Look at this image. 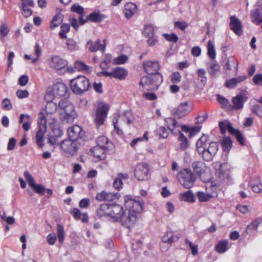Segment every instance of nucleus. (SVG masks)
Wrapping results in <instances>:
<instances>
[{
  "mask_svg": "<svg viewBox=\"0 0 262 262\" xmlns=\"http://www.w3.org/2000/svg\"><path fill=\"white\" fill-rule=\"evenodd\" d=\"M162 81L163 77L160 73L143 76L139 83L140 89L142 91L156 90Z\"/></svg>",
  "mask_w": 262,
  "mask_h": 262,
  "instance_id": "2",
  "label": "nucleus"
},
{
  "mask_svg": "<svg viewBox=\"0 0 262 262\" xmlns=\"http://www.w3.org/2000/svg\"><path fill=\"white\" fill-rule=\"evenodd\" d=\"M140 217V215L134 212H129L127 215H123L119 222L125 228L130 229L137 223Z\"/></svg>",
  "mask_w": 262,
  "mask_h": 262,
  "instance_id": "10",
  "label": "nucleus"
},
{
  "mask_svg": "<svg viewBox=\"0 0 262 262\" xmlns=\"http://www.w3.org/2000/svg\"><path fill=\"white\" fill-rule=\"evenodd\" d=\"M128 72L124 68L116 67L113 69L114 78L120 80H124L127 75Z\"/></svg>",
  "mask_w": 262,
  "mask_h": 262,
  "instance_id": "28",
  "label": "nucleus"
},
{
  "mask_svg": "<svg viewBox=\"0 0 262 262\" xmlns=\"http://www.w3.org/2000/svg\"><path fill=\"white\" fill-rule=\"evenodd\" d=\"M228 241L226 239L220 241L215 247V250L219 253L225 252L228 249Z\"/></svg>",
  "mask_w": 262,
  "mask_h": 262,
  "instance_id": "35",
  "label": "nucleus"
},
{
  "mask_svg": "<svg viewBox=\"0 0 262 262\" xmlns=\"http://www.w3.org/2000/svg\"><path fill=\"white\" fill-rule=\"evenodd\" d=\"M97 145L96 146L107 150L112 145V142H110L107 138L104 136L99 137L97 138Z\"/></svg>",
  "mask_w": 262,
  "mask_h": 262,
  "instance_id": "30",
  "label": "nucleus"
},
{
  "mask_svg": "<svg viewBox=\"0 0 262 262\" xmlns=\"http://www.w3.org/2000/svg\"><path fill=\"white\" fill-rule=\"evenodd\" d=\"M109 110L108 104L104 103H100L96 110V116L94 119L95 122L97 126L102 125L104 119L106 117Z\"/></svg>",
  "mask_w": 262,
  "mask_h": 262,
  "instance_id": "9",
  "label": "nucleus"
},
{
  "mask_svg": "<svg viewBox=\"0 0 262 262\" xmlns=\"http://www.w3.org/2000/svg\"><path fill=\"white\" fill-rule=\"evenodd\" d=\"M181 80V75L179 72H175L171 74L170 80L172 83H178Z\"/></svg>",
  "mask_w": 262,
  "mask_h": 262,
  "instance_id": "63",
  "label": "nucleus"
},
{
  "mask_svg": "<svg viewBox=\"0 0 262 262\" xmlns=\"http://www.w3.org/2000/svg\"><path fill=\"white\" fill-rule=\"evenodd\" d=\"M246 101V98L244 94H240L233 97L232 99L233 108L235 110H242Z\"/></svg>",
  "mask_w": 262,
  "mask_h": 262,
  "instance_id": "22",
  "label": "nucleus"
},
{
  "mask_svg": "<svg viewBox=\"0 0 262 262\" xmlns=\"http://www.w3.org/2000/svg\"><path fill=\"white\" fill-rule=\"evenodd\" d=\"M179 235L172 231L166 232L162 238L164 243L171 244L177 241L179 238Z\"/></svg>",
  "mask_w": 262,
  "mask_h": 262,
  "instance_id": "24",
  "label": "nucleus"
},
{
  "mask_svg": "<svg viewBox=\"0 0 262 262\" xmlns=\"http://www.w3.org/2000/svg\"><path fill=\"white\" fill-rule=\"evenodd\" d=\"M56 97L55 94L53 93L51 88L50 87L48 89L44 98L46 101L48 103L52 102V100H54Z\"/></svg>",
  "mask_w": 262,
  "mask_h": 262,
  "instance_id": "48",
  "label": "nucleus"
},
{
  "mask_svg": "<svg viewBox=\"0 0 262 262\" xmlns=\"http://www.w3.org/2000/svg\"><path fill=\"white\" fill-rule=\"evenodd\" d=\"M134 174L139 181L147 180L149 177V168L147 164L146 163L138 164L135 169Z\"/></svg>",
  "mask_w": 262,
  "mask_h": 262,
  "instance_id": "11",
  "label": "nucleus"
},
{
  "mask_svg": "<svg viewBox=\"0 0 262 262\" xmlns=\"http://www.w3.org/2000/svg\"><path fill=\"white\" fill-rule=\"evenodd\" d=\"M208 141V136H202L196 143V149L198 154L206 161H210L219 150V145L216 142Z\"/></svg>",
  "mask_w": 262,
  "mask_h": 262,
  "instance_id": "1",
  "label": "nucleus"
},
{
  "mask_svg": "<svg viewBox=\"0 0 262 262\" xmlns=\"http://www.w3.org/2000/svg\"><path fill=\"white\" fill-rule=\"evenodd\" d=\"M112 204H102L97 210V215L99 217L110 216Z\"/></svg>",
  "mask_w": 262,
  "mask_h": 262,
  "instance_id": "26",
  "label": "nucleus"
},
{
  "mask_svg": "<svg viewBox=\"0 0 262 262\" xmlns=\"http://www.w3.org/2000/svg\"><path fill=\"white\" fill-rule=\"evenodd\" d=\"M9 31V29L7 24L2 23L0 26V35L3 37L6 36Z\"/></svg>",
  "mask_w": 262,
  "mask_h": 262,
  "instance_id": "58",
  "label": "nucleus"
},
{
  "mask_svg": "<svg viewBox=\"0 0 262 262\" xmlns=\"http://www.w3.org/2000/svg\"><path fill=\"white\" fill-rule=\"evenodd\" d=\"M250 185L252 190L255 193H259L262 191V183L260 182L259 177L255 178V180H252Z\"/></svg>",
  "mask_w": 262,
  "mask_h": 262,
  "instance_id": "37",
  "label": "nucleus"
},
{
  "mask_svg": "<svg viewBox=\"0 0 262 262\" xmlns=\"http://www.w3.org/2000/svg\"><path fill=\"white\" fill-rule=\"evenodd\" d=\"M124 210L121 206L116 204H112L110 217L113 219L114 222H119L122 216L124 215Z\"/></svg>",
  "mask_w": 262,
  "mask_h": 262,
  "instance_id": "13",
  "label": "nucleus"
},
{
  "mask_svg": "<svg viewBox=\"0 0 262 262\" xmlns=\"http://www.w3.org/2000/svg\"><path fill=\"white\" fill-rule=\"evenodd\" d=\"M106 150H107V149L102 148L99 146H95L92 150V152L95 157L101 160L105 158V151Z\"/></svg>",
  "mask_w": 262,
  "mask_h": 262,
  "instance_id": "34",
  "label": "nucleus"
},
{
  "mask_svg": "<svg viewBox=\"0 0 262 262\" xmlns=\"http://www.w3.org/2000/svg\"><path fill=\"white\" fill-rule=\"evenodd\" d=\"M230 27L235 34L240 36L243 33V25L241 21L235 16H231L230 18Z\"/></svg>",
  "mask_w": 262,
  "mask_h": 262,
  "instance_id": "16",
  "label": "nucleus"
},
{
  "mask_svg": "<svg viewBox=\"0 0 262 262\" xmlns=\"http://www.w3.org/2000/svg\"><path fill=\"white\" fill-rule=\"evenodd\" d=\"M238 62L237 60L233 56L229 57L226 63L224 65V68L228 70H231L232 68H234L236 72L238 70Z\"/></svg>",
  "mask_w": 262,
  "mask_h": 262,
  "instance_id": "31",
  "label": "nucleus"
},
{
  "mask_svg": "<svg viewBox=\"0 0 262 262\" xmlns=\"http://www.w3.org/2000/svg\"><path fill=\"white\" fill-rule=\"evenodd\" d=\"M57 237L60 243H62L64 239V229L62 225L58 224L57 227Z\"/></svg>",
  "mask_w": 262,
  "mask_h": 262,
  "instance_id": "49",
  "label": "nucleus"
},
{
  "mask_svg": "<svg viewBox=\"0 0 262 262\" xmlns=\"http://www.w3.org/2000/svg\"><path fill=\"white\" fill-rule=\"evenodd\" d=\"M51 88L56 97H65L68 92L67 86L61 82L54 83Z\"/></svg>",
  "mask_w": 262,
  "mask_h": 262,
  "instance_id": "18",
  "label": "nucleus"
},
{
  "mask_svg": "<svg viewBox=\"0 0 262 262\" xmlns=\"http://www.w3.org/2000/svg\"><path fill=\"white\" fill-rule=\"evenodd\" d=\"M120 195L118 192H107L103 191L98 193L95 197L97 201H112L115 199H118Z\"/></svg>",
  "mask_w": 262,
  "mask_h": 262,
  "instance_id": "14",
  "label": "nucleus"
},
{
  "mask_svg": "<svg viewBox=\"0 0 262 262\" xmlns=\"http://www.w3.org/2000/svg\"><path fill=\"white\" fill-rule=\"evenodd\" d=\"M219 127L221 130V133L222 134H224L226 133V129H227L231 134L234 129L230 122L226 121H221L219 123Z\"/></svg>",
  "mask_w": 262,
  "mask_h": 262,
  "instance_id": "38",
  "label": "nucleus"
},
{
  "mask_svg": "<svg viewBox=\"0 0 262 262\" xmlns=\"http://www.w3.org/2000/svg\"><path fill=\"white\" fill-rule=\"evenodd\" d=\"M1 219L6 222L8 225H13L15 221L13 216H7L5 213H4V214L1 215Z\"/></svg>",
  "mask_w": 262,
  "mask_h": 262,
  "instance_id": "64",
  "label": "nucleus"
},
{
  "mask_svg": "<svg viewBox=\"0 0 262 262\" xmlns=\"http://www.w3.org/2000/svg\"><path fill=\"white\" fill-rule=\"evenodd\" d=\"M60 31L59 35L61 38L66 39L67 37L66 34L70 31V26L67 24H62L60 27Z\"/></svg>",
  "mask_w": 262,
  "mask_h": 262,
  "instance_id": "44",
  "label": "nucleus"
},
{
  "mask_svg": "<svg viewBox=\"0 0 262 262\" xmlns=\"http://www.w3.org/2000/svg\"><path fill=\"white\" fill-rule=\"evenodd\" d=\"M127 59L126 55H122L114 59V63L115 64H123L127 61Z\"/></svg>",
  "mask_w": 262,
  "mask_h": 262,
  "instance_id": "59",
  "label": "nucleus"
},
{
  "mask_svg": "<svg viewBox=\"0 0 262 262\" xmlns=\"http://www.w3.org/2000/svg\"><path fill=\"white\" fill-rule=\"evenodd\" d=\"M144 201L140 198L133 199L130 195L124 197V206L129 212L140 215L144 206Z\"/></svg>",
  "mask_w": 262,
  "mask_h": 262,
  "instance_id": "5",
  "label": "nucleus"
},
{
  "mask_svg": "<svg viewBox=\"0 0 262 262\" xmlns=\"http://www.w3.org/2000/svg\"><path fill=\"white\" fill-rule=\"evenodd\" d=\"M49 64L51 68L59 70L66 67L68 63L64 59L55 55L51 58Z\"/></svg>",
  "mask_w": 262,
  "mask_h": 262,
  "instance_id": "17",
  "label": "nucleus"
},
{
  "mask_svg": "<svg viewBox=\"0 0 262 262\" xmlns=\"http://www.w3.org/2000/svg\"><path fill=\"white\" fill-rule=\"evenodd\" d=\"M71 11L75 12L80 15V18H83L84 14V9L82 7L78 4H75L71 7Z\"/></svg>",
  "mask_w": 262,
  "mask_h": 262,
  "instance_id": "45",
  "label": "nucleus"
},
{
  "mask_svg": "<svg viewBox=\"0 0 262 262\" xmlns=\"http://www.w3.org/2000/svg\"><path fill=\"white\" fill-rule=\"evenodd\" d=\"M157 134L159 137L162 138H166L168 135V133L165 127L163 126H160L157 129Z\"/></svg>",
  "mask_w": 262,
  "mask_h": 262,
  "instance_id": "62",
  "label": "nucleus"
},
{
  "mask_svg": "<svg viewBox=\"0 0 262 262\" xmlns=\"http://www.w3.org/2000/svg\"><path fill=\"white\" fill-rule=\"evenodd\" d=\"M80 144L77 141L65 139L60 143V148L67 156H73L77 151Z\"/></svg>",
  "mask_w": 262,
  "mask_h": 262,
  "instance_id": "8",
  "label": "nucleus"
},
{
  "mask_svg": "<svg viewBox=\"0 0 262 262\" xmlns=\"http://www.w3.org/2000/svg\"><path fill=\"white\" fill-rule=\"evenodd\" d=\"M179 198L181 201L193 203L195 201V196L190 190H188L184 193H180Z\"/></svg>",
  "mask_w": 262,
  "mask_h": 262,
  "instance_id": "33",
  "label": "nucleus"
},
{
  "mask_svg": "<svg viewBox=\"0 0 262 262\" xmlns=\"http://www.w3.org/2000/svg\"><path fill=\"white\" fill-rule=\"evenodd\" d=\"M63 15L60 13L56 14L53 18L51 22L50 28L52 29H54L56 27L58 26L63 20Z\"/></svg>",
  "mask_w": 262,
  "mask_h": 262,
  "instance_id": "39",
  "label": "nucleus"
},
{
  "mask_svg": "<svg viewBox=\"0 0 262 262\" xmlns=\"http://www.w3.org/2000/svg\"><path fill=\"white\" fill-rule=\"evenodd\" d=\"M166 122L167 124L168 129L171 131L172 134L176 135L177 133H179L178 140L180 142L179 146L180 149L183 150L187 149L189 146L187 138L179 130L174 132V129L178 126V123L176 120L172 118H169L166 119Z\"/></svg>",
  "mask_w": 262,
  "mask_h": 262,
  "instance_id": "6",
  "label": "nucleus"
},
{
  "mask_svg": "<svg viewBox=\"0 0 262 262\" xmlns=\"http://www.w3.org/2000/svg\"><path fill=\"white\" fill-rule=\"evenodd\" d=\"M217 100L222 105L223 107H227L230 105L229 100L224 97L217 95Z\"/></svg>",
  "mask_w": 262,
  "mask_h": 262,
  "instance_id": "52",
  "label": "nucleus"
},
{
  "mask_svg": "<svg viewBox=\"0 0 262 262\" xmlns=\"http://www.w3.org/2000/svg\"><path fill=\"white\" fill-rule=\"evenodd\" d=\"M100 43L99 39H97L95 41L90 40L87 42L86 47L92 52H96L99 49L103 52L105 49V43L100 45Z\"/></svg>",
  "mask_w": 262,
  "mask_h": 262,
  "instance_id": "21",
  "label": "nucleus"
},
{
  "mask_svg": "<svg viewBox=\"0 0 262 262\" xmlns=\"http://www.w3.org/2000/svg\"><path fill=\"white\" fill-rule=\"evenodd\" d=\"M178 179L184 188L188 189L193 186L195 177L189 168H185L178 173Z\"/></svg>",
  "mask_w": 262,
  "mask_h": 262,
  "instance_id": "7",
  "label": "nucleus"
},
{
  "mask_svg": "<svg viewBox=\"0 0 262 262\" xmlns=\"http://www.w3.org/2000/svg\"><path fill=\"white\" fill-rule=\"evenodd\" d=\"M192 110V106L188 102L181 103L178 107L175 114L181 118L185 116Z\"/></svg>",
  "mask_w": 262,
  "mask_h": 262,
  "instance_id": "19",
  "label": "nucleus"
},
{
  "mask_svg": "<svg viewBox=\"0 0 262 262\" xmlns=\"http://www.w3.org/2000/svg\"><path fill=\"white\" fill-rule=\"evenodd\" d=\"M74 68L78 71H82L89 72L91 71V67L86 65L84 62L80 61H76L75 62Z\"/></svg>",
  "mask_w": 262,
  "mask_h": 262,
  "instance_id": "41",
  "label": "nucleus"
},
{
  "mask_svg": "<svg viewBox=\"0 0 262 262\" xmlns=\"http://www.w3.org/2000/svg\"><path fill=\"white\" fill-rule=\"evenodd\" d=\"M196 196L200 202H207L211 198V195L210 194L201 191H199L196 194Z\"/></svg>",
  "mask_w": 262,
  "mask_h": 262,
  "instance_id": "50",
  "label": "nucleus"
},
{
  "mask_svg": "<svg viewBox=\"0 0 262 262\" xmlns=\"http://www.w3.org/2000/svg\"><path fill=\"white\" fill-rule=\"evenodd\" d=\"M68 134L69 139L78 142L84 136V132L80 126L74 125L68 129Z\"/></svg>",
  "mask_w": 262,
  "mask_h": 262,
  "instance_id": "12",
  "label": "nucleus"
},
{
  "mask_svg": "<svg viewBox=\"0 0 262 262\" xmlns=\"http://www.w3.org/2000/svg\"><path fill=\"white\" fill-rule=\"evenodd\" d=\"M32 122V119L30 116L28 114H26V121L23 124L22 127L23 129L26 131H28L30 128V124Z\"/></svg>",
  "mask_w": 262,
  "mask_h": 262,
  "instance_id": "61",
  "label": "nucleus"
},
{
  "mask_svg": "<svg viewBox=\"0 0 262 262\" xmlns=\"http://www.w3.org/2000/svg\"><path fill=\"white\" fill-rule=\"evenodd\" d=\"M221 144L224 151L228 152L232 147V142L230 137H225L223 138Z\"/></svg>",
  "mask_w": 262,
  "mask_h": 262,
  "instance_id": "40",
  "label": "nucleus"
},
{
  "mask_svg": "<svg viewBox=\"0 0 262 262\" xmlns=\"http://www.w3.org/2000/svg\"><path fill=\"white\" fill-rule=\"evenodd\" d=\"M261 222V220L260 219H255L247 226L246 228V232L247 233H249L253 230H256Z\"/></svg>",
  "mask_w": 262,
  "mask_h": 262,
  "instance_id": "42",
  "label": "nucleus"
},
{
  "mask_svg": "<svg viewBox=\"0 0 262 262\" xmlns=\"http://www.w3.org/2000/svg\"><path fill=\"white\" fill-rule=\"evenodd\" d=\"M203 165V162L196 161L192 163V168L195 173L199 174L202 172Z\"/></svg>",
  "mask_w": 262,
  "mask_h": 262,
  "instance_id": "51",
  "label": "nucleus"
},
{
  "mask_svg": "<svg viewBox=\"0 0 262 262\" xmlns=\"http://www.w3.org/2000/svg\"><path fill=\"white\" fill-rule=\"evenodd\" d=\"M250 18L251 21L257 25H259L262 23V14L259 9L251 10Z\"/></svg>",
  "mask_w": 262,
  "mask_h": 262,
  "instance_id": "29",
  "label": "nucleus"
},
{
  "mask_svg": "<svg viewBox=\"0 0 262 262\" xmlns=\"http://www.w3.org/2000/svg\"><path fill=\"white\" fill-rule=\"evenodd\" d=\"M143 67L144 71L148 75L159 73L160 65L157 61L147 60L143 62Z\"/></svg>",
  "mask_w": 262,
  "mask_h": 262,
  "instance_id": "15",
  "label": "nucleus"
},
{
  "mask_svg": "<svg viewBox=\"0 0 262 262\" xmlns=\"http://www.w3.org/2000/svg\"><path fill=\"white\" fill-rule=\"evenodd\" d=\"M129 177L126 173H120L118 174L116 178L115 179L113 182V187L117 190H120L122 188L123 183L122 180H126L128 179Z\"/></svg>",
  "mask_w": 262,
  "mask_h": 262,
  "instance_id": "25",
  "label": "nucleus"
},
{
  "mask_svg": "<svg viewBox=\"0 0 262 262\" xmlns=\"http://www.w3.org/2000/svg\"><path fill=\"white\" fill-rule=\"evenodd\" d=\"M70 83L72 92L77 95L81 94L88 91L90 87V81L84 76H77L72 79Z\"/></svg>",
  "mask_w": 262,
  "mask_h": 262,
  "instance_id": "4",
  "label": "nucleus"
},
{
  "mask_svg": "<svg viewBox=\"0 0 262 262\" xmlns=\"http://www.w3.org/2000/svg\"><path fill=\"white\" fill-rule=\"evenodd\" d=\"M208 55L210 59L214 60L216 57V53L213 43L211 40L207 43Z\"/></svg>",
  "mask_w": 262,
  "mask_h": 262,
  "instance_id": "43",
  "label": "nucleus"
},
{
  "mask_svg": "<svg viewBox=\"0 0 262 262\" xmlns=\"http://www.w3.org/2000/svg\"><path fill=\"white\" fill-rule=\"evenodd\" d=\"M163 37L166 39L167 41L172 42H177L178 40V36L172 33L170 34L164 33L163 34Z\"/></svg>",
  "mask_w": 262,
  "mask_h": 262,
  "instance_id": "55",
  "label": "nucleus"
},
{
  "mask_svg": "<svg viewBox=\"0 0 262 262\" xmlns=\"http://www.w3.org/2000/svg\"><path fill=\"white\" fill-rule=\"evenodd\" d=\"M137 11V6L133 3H126L124 6V13L126 18H130Z\"/></svg>",
  "mask_w": 262,
  "mask_h": 262,
  "instance_id": "27",
  "label": "nucleus"
},
{
  "mask_svg": "<svg viewBox=\"0 0 262 262\" xmlns=\"http://www.w3.org/2000/svg\"><path fill=\"white\" fill-rule=\"evenodd\" d=\"M154 28L151 25H146L145 26L143 34L147 37H153L154 35Z\"/></svg>",
  "mask_w": 262,
  "mask_h": 262,
  "instance_id": "53",
  "label": "nucleus"
},
{
  "mask_svg": "<svg viewBox=\"0 0 262 262\" xmlns=\"http://www.w3.org/2000/svg\"><path fill=\"white\" fill-rule=\"evenodd\" d=\"M32 189L34 190V191L35 192H36L41 195L44 194V193L45 192V190H46L45 187L41 184H36L32 187Z\"/></svg>",
  "mask_w": 262,
  "mask_h": 262,
  "instance_id": "56",
  "label": "nucleus"
},
{
  "mask_svg": "<svg viewBox=\"0 0 262 262\" xmlns=\"http://www.w3.org/2000/svg\"><path fill=\"white\" fill-rule=\"evenodd\" d=\"M46 129L42 127V129L38 128L36 135V142L39 147H42L43 146V140L44 135L46 133Z\"/></svg>",
  "mask_w": 262,
  "mask_h": 262,
  "instance_id": "36",
  "label": "nucleus"
},
{
  "mask_svg": "<svg viewBox=\"0 0 262 262\" xmlns=\"http://www.w3.org/2000/svg\"><path fill=\"white\" fill-rule=\"evenodd\" d=\"M231 134L235 136L236 140L241 144L244 145L245 144V139L241 132L236 129H234Z\"/></svg>",
  "mask_w": 262,
  "mask_h": 262,
  "instance_id": "46",
  "label": "nucleus"
},
{
  "mask_svg": "<svg viewBox=\"0 0 262 262\" xmlns=\"http://www.w3.org/2000/svg\"><path fill=\"white\" fill-rule=\"evenodd\" d=\"M207 70L212 76H215L216 75V73L220 71V66L216 61L213 60L208 63Z\"/></svg>",
  "mask_w": 262,
  "mask_h": 262,
  "instance_id": "32",
  "label": "nucleus"
},
{
  "mask_svg": "<svg viewBox=\"0 0 262 262\" xmlns=\"http://www.w3.org/2000/svg\"><path fill=\"white\" fill-rule=\"evenodd\" d=\"M246 78V76L243 75L227 80L225 82V86L230 89H233L237 84L244 81Z\"/></svg>",
  "mask_w": 262,
  "mask_h": 262,
  "instance_id": "23",
  "label": "nucleus"
},
{
  "mask_svg": "<svg viewBox=\"0 0 262 262\" xmlns=\"http://www.w3.org/2000/svg\"><path fill=\"white\" fill-rule=\"evenodd\" d=\"M2 107L4 110H10L12 108V104L8 98L4 99L2 102Z\"/></svg>",
  "mask_w": 262,
  "mask_h": 262,
  "instance_id": "57",
  "label": "nucleus"
},
{
  "mask_svg": "<svg viewBox=\"0 0 262 262\" xmlns=\"http://www.w3.org/2000/svg\"><path fill=\"white\" fill-rule=\"evenodd\" d=\"M206 71L203 69H199L198 71V76L200 78V81L203 84L207 81V78L205 76Z\"/></svg>",
  "mask_w": 262,
  "mask_h": 262,
  "instance_id": "60",
  "label": "nucleus"
},
{
  "mask_svg": "<svg viewBox=\"0 0 262 262\" xmlns=\"http://www.w3.org/2000/svg\"><path fill=\"white\" fill-rule=\"evenodd\" d=\"M46 111L47 114H53L57 109V105L53 102H48L46 105Z\"/></svg>",
  "mask_w": 262,
  "mask_h": 262,
  "instance_id": "47",
  "label": "nucleus"
},
{
  "mask_svg": "<svg viewBox=\"0 0 262 262\" xmlns=\"http://www.w3.org/2000/svg\"><path fill=\"white\" fill-rule=\"evenodd\" d=\"M104 18V16L98 12H93L90 15H88L85 19H83V18H80L79 19V24L80 25H84L85 23L88 21H91L92 22H100Z\"/></svg>",
  "mask_w": 262,
  "mask_h": 262,
  "instance_id": "20",
  "label": "nucleus"
},
{
  "mask_svg": "<svg viewBox=\"0 0 262 262\" xmlns=\"http://www.w3.org/2000/svg\"><path fill=\"white\" fill-rule=\"evenodd\" d=\"M60 119L67 123L71 122L75 116L74 106L67 100H61L58 103Z\"/></svg>",
  "mask_w": 262,
  "mask_h": 262,
  "instance_id": "3",
  "label": "nucleus"
},
{
  "mask_svg": "<svg viewBox=\"0 0 262 262\" xmlns=\"http://www.w3.org/2000/svg\"><path fill=\"white\" fill-rule=\"evenodd\" d=\"M24 175L28 183V185L32 188L36 184L33 177L28 171H25L24 172Z\"/></svg>",
  "mask_w": 262,
  "mask_h": 262,
  "instance_id": "54",
  "label": "nucleus"
}]
</instances>
